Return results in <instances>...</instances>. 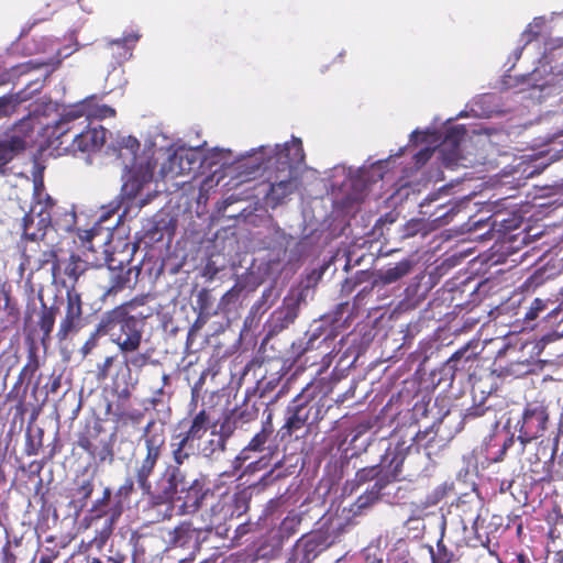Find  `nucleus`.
<instances>
[{"label":"nucleus","mask_w":563,"mask_h":563,"mask_svg":"<svg viewBox=\"0 0 563 563\" xmlns=\"http://www.w3.org/2000/svg\"><path fill=\"white\" fill-rule=\"evenodd\" d=\"M100 231H101V227L99 223L88 230H78V238L81 241L82 246H85L89 251H93L91 242H92L93 238L97 234H99Z\"/></svg>","instance_id":"c03bdc74"},{"label":"nucleus","mask_w":563,"mask_h":563,"mask_svg":"<svg viewBox=\"0 0 563 563\" xmlns=\"http://www.w3.org/2000/svg\"><path fill=\"white\" fill-rule=\"evenodd\" d=\"M555 451L556 449H554L551 456L545 461H541L539 457H536V460L530 463L527 475L531 483H550L554 479L553 467Z\"/></svg>","instance_id":"b1692460"},{"label":"nucleus","mask_w":563,"mask_h":563,"mask_svg":"<svg viewBox=\"0 0 563 563\" xmlns=\"http://www.w3.org/2000/svg\"><path fill=\"white\" fill-rule=\"evenodd\" d=\"M142 440L145 446V454L141 460L134 462L133 474L135 482L143 496L147 497L151 507L165 506L162 519H170L175 510L174 500L181 481V472L177 465H168L156 485L153 486L151 477L165 450L166 438L164 429L157 427L156 421L152 419L144 428Z\"/></svg>","instance_id":"f257e3e1"},{"label":"nucleus","mask_w":563,"mask_h":563,"mask_svg":"<svg viewBox=\"0 0 563 563\" xmlns=\"http://www.w3.org/2000/svg\"><path fill=\"white\" fill-rule=\"evenodd\" d=\"M123 356V364L130 371L131 368L141 369L150 363V354L147 353H139L137 351L134 353H130Z\"/></svg>","instance_id":"4c0bfd02"},{"label":"nucleus","mask_w":563,"mask_h":563,"mask_svg":"<svg viewBox=\"0 0 563 563\" xmlns=\"http://www.w3.org/2000/svg\"><path fill=\"white\" fill-rule=\"evenodd\" d=\"M122 509H123V506H122L121 501H118L111 511V517H110L111 522L115 521L121 516Z\"/></svg>","instance_id":"69168bd1"},{"label":"nucleus","mask_w":563,"mask_h":563,"mask_svg":"<svg viewBox=\"0 0 563 563\" xmlns=\"http://www.w3.org/2000/svg\"><path fill=\"white\" fill-rule=\"evenodd\" d=\"M216 496L203 479H194L187 488H181L176 498L178 515H192L207 505Z\"/></svg>","instance_id":"9d476101"},{"label":"nucleus","mask_w":563,"mask_h":563,"mask_svg":"<svg viewBox=\"0 0 563 563\" xmlns=\"http://www.w3.org/2000/svg\"><path fill=\"white\" fill-rule=\"evenodd\" d=\"M19 104V100L13 95H4L0 97V119L8 118L13 114Z\"/></svg>","instance_id":"a19ab883"},{"label":"nucleus","mask_w":563,"mask_h":563,"mask_svg":"<svg viewBox=\"0 0 563 563\" xmlns=\"http://www.w3.org/2000/svg\"><path fill=\"white\" fill-rule=\"evenodd\" d=\"M81 295L77 291H66L65 313L62 318L56 338L59 342L80 331L84 327Z\"/></svg>","instance_id":"9b49d317"},{"label":"nucleus","mask_w":563,"mask_h":563,"mask_svg":"<svg viewBox=\"0 0 563 563\" xmlns=\"http://www.w3.org/2000/svg\"><path fill=\"white\" fill-rule=\"evenodd\" d=\"M25 146V140L18 135L0 141V168L12 161L18 153L24 151Z\"/></svg>","instance_id":"a878e982"},{"label":"nucleus","mask_w":563,"mask_h":563,"mask_svg":"<svg viewBox=\"0 0 563 563\" xmlns=\"http://www.w3.org/2000/svg\"><path fill=\"white\" fill-rule=\"evenodd\" d=\"M118 355L107 356L104 361L97 365V379L106 380L112 375V367L117 362Z\"/></svg>","instance_id":"37998d69"},{"label":"nucleus","mask_w":563,"mask_h":563,"mask_svg":"<svg viewBox=\"0 0 563 563\" xmlns=\"http://www.w3.org/2000/svg\"><path fill=\"white\" fill-rule=\"evenodd\" d=\"M556 305L555 300L534 298L527 311L523 314V321L528 327L532 325V322L538 319L543 312H547L542 318L549 322L544 317L549 313L550 309Z\"/></svg>","instance_id":"cd10ccee"},{"label":"nucleus","mask_w":563,"mask_h":563,"mask_svg":"<svg viewBox=\"0 0 563 563\" xmlns=\"http://www.w3.org/2000/svg\"><path fill=\"white\" fill-rule=\"evenodd\" d=\"M465 134L466 130L462 125L453 126L446 131L442 142L435 148L444 166H455L463 158L461 143Z\"/></svg>","instance_id":"ddd939ff"},{"label":"nucleus","mask_w":563,"mask_h":563,"mask_svg":"<svg viewBox=\"0 0 563 563\" xmlns=\"http://www.w3.org/2000/svg\"><path fill=\"white\" fill-rule=\"evenodd\" d=\"M52 225V219L45 211H36L33 206L22 219V229L24 240H43L46 229Z\"/></svg>","instance_id":"dca6fc26"},{"label":"nucleus","mask_w":563,"mask_h":563,"mask_svg":"<svg viewBox=\"0 0 563 563\" xmlns=\"http://www.w3.org/2000/svg\"><path fill=\"white\" fill-rule=\"evenodd\" d=\"M235 427L230 422V419L227 418L221 424L216 433L223 438L224 442L228 443V440L233 434Z\"/></svg>","instance_id":"5fc2aeb1"},{"label":"nucleus","mask_w":563,"mask_h":563,"mask_svg":"<svg viewBox=\"0 0 563 563\" xmlns=\"http://www.w3.org/2000/svg\"><path fill=\"white\" fill-rule=\"evenodd\" d=\"M388 563H415L410 555L409 544L405 539H398L387 554Z\"/></svg>","instance_id":"2f4dec72"},{"label":"nucleus","mask_w":563,"mask_h":563,"mask_svg":"<svg viewBox=\"0 0 563 563\" xmlns=\"http://www.w3.org/2000/svg\"><path fill=\"white\" fill-rule=\"evenodd\" d=\"M117 417H118V420L122 421V423H128V422H131V423H140L141 420L143 419L144 415L142 411L140 410H131V411H126L124 409H122L121 412H118L117 413Z\"/></svg>","instance_id":"09e8293b"},{"label":"nucleus","mask_w":563,"mask_h":563,"mask_svg":"<svg viewBox=\"0 0 563 563\" xmlns=\"http://www.w3.org/2000/svg\"><path fill=\"white\" fill-rule=\"evenodd\" d=\"M268 148L261 146L258 154L261 162L257 163L256 168L263 167L264 169L271 168L276 165L277 175L271 177L269 190L266 194V199L276 207L280 205L286 197L291 195L296 188L294 178L291 176L294 164L299 163L303 158L302 143L299 139H295L291 143L276 145L273 154L267 155Z\"/></svg>","instance_id":"20e7f679"},{"label":"nucleus","mask_w":563,"mask_h":563,"mask_svg":"<svg viewBox=\"0 0 563 563\" xmlns=\"http://www.w3.org/2000/svg\"><path fill=\"white\" fill-rule=\"evenodd\" d=\"M214 427L211 421L210 413L203 408L196 412L190 419H184L178 423V429L189 438L198 443L206 435L209 429Z\"/></svg>","instance_id":"f3484780"},{"label":"nucleus","mask_w":563,"mask_h":563,"mask_svg":"<svg viewBox=\"0 0 563 563\" xmlns=\"http://www.w3.org/2000/svg\"><path fill=\"white\" fill-rule=\"evenodd\" d=\"M274 427L271 420V416H268V419L263 423L262 429L254 434L247 445L244 446L236 455L234 460L236 467H241L246 461L251 460V453H261L265 449H269V446L266 444L272 439Z\"/></svg>","instance_id":"2eb2a0df"},{"label":"nucleus","mask_w":563,"mask_h":563,"mask_svg":"<svg viewBox=\"0 0 563 563\" xmlns=\"http://www.w3.org/2000/svg\"><path fill=\"white\" fill-rule=\"evenodd\" d=\"M467 347L457 350L452 356L445 362L443 372L445 375H450L453 380L459 373L470 374L474 364L478 362L475 354H466Z\"/></svg>","instance_id":"4be33fe9"},{"label":"nucleus","mask_w":563,"mask_h":563,"mask_svg":"<svg viewBox=\"0 0 563 563\" xmlns=\"http://www.w3.org/2000/svg\"><path fill=\"white\" fill-rule=\"evenodd\" d=\"M58 313V307L55 305L46 306L42 302L41 311L38 314L37 325L42 331L41 343L46 346L52 339V332L55 325L56 316Z\"/></svg>","instance_id":"393cba45"},{"label":"nucleus","mask_w":563,"mask_h":563,"mask_svg":"<svg viewBox=\"0 0 563 563\" xmlns=\"http://www.w3.org/2000/svg\"><path fill=\"white\" fill-rule=\"evenodd\" d=\"M299 305L297 301H284V305L276 309L267 321V335L274 336L287 329L298 317Z\"/></svg>","instance_id":"a211bd4d"},{"label":"nucleus","mask_w":563,"mask_h":563,"mask_svg":"<svg viewBox=\"0 0 563 563\" xmlns=\"http://www.w3.org/2000/svg\"><path fill=\"white\" fill-rule=\"evenodd\" d=\"M317 387L307 385L290 401L286 409V419L283 430L288 435L310 423L319 422L323 418V404L321 397H318Z\"/></svg>","instance_id":"0eeeda50"},{"label":"nucleus","mask_w":563,"mask_h":563,"mask_svg":"<svg viewBox=\"0 0 563 563\" xmlns=\"http://www.w3.org/2000/svg\"><path fill=\"white\" fill-rule=\"evenodd\" d=\"M52 263V276L53 279H56L60 276V261L57 257V254L54 249L46 247L42 249V251L37 254L36 261L30 266L31 269H41L46 264Z\"/></svg>","instance_id":"c85d7f7f"},{"label":"nucleus","mask_w":563,"mask_h":563,"mask_svg":"<svg viewBox=\"0 0 563 563\" xmlns=\"http://www.w3.org/2000/svg\"><path fill=\"white\" fill-rule=\"evenodd\" d=\"M410 269L411 264L409 261H400L395 266L382 271L379 273V280L385 285L395 283L404 276L408 275Z\"/></svg>","instance_id":"72a5a7b5"},{"label":"nucleus","mask_w":563,"mask_h":563,"mask_svg":"<svg viewBox=\"0 0 563 563\" xmlns=\"http://www.w3.org/2000/svg\"><path fill=\"white\" fill-rule=\"evenodd\" d=\"M240 296V289H236L235 287H232L229 289L220 299L219 306L221 309H224L231 302H234L238 300Z\"/></svg>","instance_id":"6e6d98bb"},{"label":"nucleus","mask_w":563,"mask_h":563,"mask_svg":"<svg viewBox=\"0 0 563 563\" xmlns=\"http://www.w3.org/2000/svg\"><path fill=\"white\" fill-rule=\"evenodd\" d=\"M444 532L437 542L435 549L431 545L428 547L431 556V563H452L456 560L453 551L449 550L444 543Z\"/></svg>","instance_id":"f704fd0d"},{"label":"nucleus","mask_w":563,"mask_h":563,"mask_svg":"<svg viewBox=\"0 0 563 563\" xmlns=\"http://www.w3.org/2000/svg\"><path fill=\"white\" fill-rule=\"evenodd\" d=\"M49 65L48 62H33V60H29L27 63H25L23 66L26 68L24 71L26 70H31V69H36V68H40L42 66H47Z\"/></svg>","instance_id":"0e129e2a"},{"label":"nucleus","mask_w":563,"mask_h":563,"mask_svg":"<svg viewBox=\"0 0 563 563\" xmlns=\"http://www.w3.org/2000/svg\"><path fill=\"white\" fill-rule=\"evenodd\" d=\"M227 451V443L216 431L210 433V439L201 448V453L209 460H216Z\"/></svg>","instance_id":"473e14b6"},{"label":"nucleus","mask_w":563,"mask_h":563,"mask_svg":"<svg viewBox=\"0 0 563 563\" xmlns=\"http://www.w3.org/2000/svg\"><path fill=\"white\" fill-rule=\"evenodd\" d=\"M53 12H54V10L52 9L51 4L46 3V11H45V13L42 16L34 18L32 20V22H27L22 27V30L20 32V35H19V40H22L23 37H25L30 33L32 27L35 26L37 23L48 20L49 16L53 14Z\"/></svg>","instance_id":"49530a36"},{"label":"nucleus","mask_w":563,"mask_h":563,"mask_svg":"<svg viewBox=\"0 0 563 563\" xmlns=\"http://www.w3.org/2000/svg\"><path fill=\"white\" fill-rule=\"evenodd\" d=\"M170 168L174 169L175 165L178 166L177 174H187L195 169L198 165V157L194 151L178 150L170 157Z\"/></svg>","instance_id":"bb28decb"},{"label":"nucleus","mask_w":563,"mask_h":563,"mask_svg":"<svg viewBox=\"0 0 563 563\" xmlns=\"http://www.w3.org/2000/svg\"><path fill=\"white\" fill-rule=\"evenodd\" d=\"M438 200V196L433 195L427 197L420 202V213L433 222L437 227H443L449 224L459 212L456 205L441 203L438 205L434 210H429L431 203Z\"/></svg>","instance_id":"aec40b11"},{"label":"nucleus","mask_w":563,"mask_h":563,"mask_svg":"<svg viewBox=\"0 0 563 563\" xmlns=\"http://www.w3.org/2000/svg\"><path fill=\"white\" fill-rule=\"evenodd\" d=\"M207 318L208 317L199 314L198 318L196 319L195 323L190 328L188 335H191L196 330L200 329L203 325V323L206 322Z\"/></svg>","instance_id":"e2e57ef3"},{"label":"nucleus","mask_w":563,"mask_h":563,"mask_svg":"<svg viewBox=\"0 0 563 563\" xmlns=\"http://www.w3.org/2000/svg\"><path fill=\"white\" fill-rule=\"evenodd\" d=\"M556 305L553 306L549 313L544 317L549 323H554L558 320H563V289L560 291L558 298L555 299Z\"/></svg>","instance_id":"a18cd8bd"},{"label":"nucleus","mask_w":563,"mask_h":563,"mask_svg":"<svg viewBox=\"0 0 563 563\" xmlns=\"http://www.w3.org/2000/svg\"><path fill=\"white\" fill-rule=\"evenodd\" d=\"M76 223L75 211H65L62 217L56 219V225L59 230L71 231Z\"/></svg>","instance_id":"de8ad7c7"},{"label":"nucleus","mask_w":563,"mask_h":563,"mask_svg":"<svg viewBox=\"0 0 563 563\" xmlns=\"http://www.w3.org/2000/svg\"><path fill=\"white\" fill-rule=\"evenodd\" d=\"M477 418H486L489 426H495L498 423L496 410L490 406H486L485 402L473 405L466 409L463 416V422L467 423Z\"/></svg>","instance_id":"c756f323"},{"label":"nucleus","mask_w":563,"mask_h":563,"mask_svg":"<svg viewBox=\"0 0 563 563\" xmlns=\"http://www.w3.org/2000/svg\"><path fill=\"white\" fill-rule=\"evenodd\" d=\"M135 483V478L133 479L132 477H126L124 483L118 488L115 496L125 500L130 499L134 492Z\"/></svg>","instance_id":"603ef678"},{"label":"nucleus","mask_w":563,"mask_h":563,"mask_svg":"<svg viewBox=\"0 0 563 563\" xmlns=\"http://www.w3.org/2000/svg\"><path fill=\"white\" fill-rule=\"evenodd\" d=\"M395 482V476L387 475L377 482H375L369 488H367L361 496H358L354 503L355 512H361L374 504H376L382 495L383 490L391 483Z\"/></svg>","instance_id":"5701e85b"},{"label":"nucleus","mask_w":563,"mask_h":563,"mask_svg":"<svg viewBox=\"0 0 563 563\" xmlns=\"http://www.w3.org/2000/svg\"><path fill=\"white\" fill-rule=\"evenodd\" d=\"M169 449L173 461L172 465H177L178 470H180V466L197 454L199 445L189 438H186V435L179 431L172 434Z\"/></svg>","instance_id":"6ab92c4d"},{"label":"nucleus","mask_w":563,"mask_h":563,"mask_svg":"<svg viewBox=\"0 0 563 563\" xmlns=\"http://www.w3.org/2000/svg\"><path fill=\"white\" fill-rule=\"evenodd\" d=\"M37 368H38V361L36 358V355L33 352H31L29 362L22 368L21 375H24V376L29 375L31 377L37 371Z\"/></svg>","instance_id":"4d7b16f0"},{"label":"nucleus","mask_w":563,"mask_h":563,"mask_svg":"<svg viewBox=\"0 0 563 563\" xmlns=\"http://www.w3.org/2000/svg\"><path fill=\"white\" fill-rule=\"evenodd\" d=\"M551 426L550 402L544 397L526 401L515 423L517 440L525 448L532 441L545 437Z\"/></svg>","instance_id":"423d86ee"},{"label":"nucleus","mask_w":563,"mask_h":563,"mask_svg":"<svg viewBox=\"0 0 563 563\" xmlns=\"http://www.w3.org/2000/svg\"><path fill=\"white\" fill-rule=\"evenodd\" d=\"M327 548V539L321 533L303 534L292 547L287 563H311Z\"/></svg>","instance_id":"f8f14e48"},{"label":"nucleus","mask_w":563,"mask_h":563,"mask_svg":"<svg viewBox=\"0 0 563 563\" xmlns=\"http://www.w3.org/2000/svg\"><path fill=\"white\" fill-rule=\"evenodd\" d=\"M58 556L57 551L46 550L40 556L38 563H53V561Z\"/></svg>","instance_id":"680f3d73"},{"label":"nucleus","mask_w":563,"mask_h":563,"mask_svg":"<svg viewBox=\"0 0 563 563\" xmlns=\"http://www.w3.org/2000/svg\"><path fill=\"white\" fill-rule=\"evenodd\" d=\"M139 40L140 35L132 32L123 35L121 38L112 40L109 45L111 47L117 46L122 48L124 51L123 55L129 54L131 56V49L135 46Z\"/></svg>","instance_id":"ea45409f"},{"label":"nucleus","mask_w":563,"mask_h":563,"mask_svg":"<svg viewBox=\"0 0 563 563\" xmlns=\"http://www.w3.org/2000/svg\"><path fill=\"white\" fill-rule=\"evenodd\" d=\"M93 492V483L91 479L84 481L76 489L77 495L79 496V501L85 505L87 500L91 497Z\"/></svg>","instance_id":"8fccbe9b"},{"label":"nucleus","mask_w":563,"mask_h":563,"mask_svg":"<svg viewBox=\"0 0 563 563\" xmlns=\"http://www.w3.org/2000/svg\"><path fill=\"white\" fill-rule=\"evenodd\" d=\"M121 144L122 146L129 148L133 154H135L140 148V142L133 136L123 139Z\"/></svg>","instance_id":"052dcab7"},{"label":"nucleus","mask_w":563,"mask_h":563,"mask_svg":"<svg viewBox=\"0 0 563 563\" xmlns=\"http://www.w3.org/2000/svg\"><path fill=\"white\" fill-rule=\"evenodd\" d=\"M148 301V294L137 295L107 311L101 319L98 331L109 335L122 355L141 347L145 321L153 314Z\"/></svg>","instance_id":"f03ea898"},{"label":"nucleus","mask_w":563,"mask_h":563,"mask_svg":"<svg viewBox=\"0 0 563 563\" xmlns=\"http://www.w3.org/2000/svg\"><path fill=\"white\" fill-rule=\"evenodd\" d=\"M225 505L221 500L217 503H211L210 512H209V527L212 528L219 525L227 517V511H224Z\"/></svg>","instance_id":"79ce46f5"},{"label":"nucleus","mask_w":563,"mask_h":563,"mask_svg":"<svg viewBox=\"0 0 563 563\" xmlns=\"http://www.w3.org/2000/svg\"><path fill=\"white\" fill-rule=\"evenodd\" d=\"M111 494H112L111 489L109 487H106L103 489L102 497L95 501L91 511L98 512L97 517H102L106 515V511H99V507L108 505V503L110 501V498H111Z\"/></svg>","instance_id":"864d4df0"},{"label":"nucleus","mask_w":563,"mask_h":563,"mask_svg":"<svg viewBox=\"0 0 563 563\" xmlns=\"http://www.w3.org/2000/svg\"><path fill=\"white\" fill-rule=\"evenodd\" d=\"M119 203L117 206H114L113 208H111L110 210H107L104 211L101 216H100V219H99V222H104L107 221L111 214L115 213L119 209Z\"/></svg>","instance_id":"338daca9"},{"label":"nucleus","mask_w":563,"mask_h":563,"mask_svg":"<svg viewBox=\"0 0 563 563\" xmlns=\"http://www.w3.org/2000/svg\"><path fill=\"white\" fill-rule=\"evenodd\" d=\"M213 305V297L211 291L207 288H202L197 294V307L200 316L209 317Z\"/></svg>","instance_id":"58836bf2"},{"label":"nucleus","mask_w":563,"mask_h":563,"mask_svg":"<svg viewBox=\"0 0 563 563\" xmlns=\"http://www.w3.org/2000/svg\"><path fill=\"white\" fill-rule=\"evenodd\" d=\"M42 251L41 240H25V244L23 246L22 256L23 262L22 265L30 268L33 262L36 261L37 254Z\"/></svg>","instance_id":"e433bc0d"},{"label":"nucleus","mask_w":563,"mask_h":563,"mask_svg":"<svg viewBox=\"0 0 563 563\" xmlns=\"http://www.w3.org/2000/svg\"><path fill=\"white\" fill-rule=\"evenodd\" d=\"M152 175L147 173H135L131 175L123 184L121 195L125 196L128 199H134L143 189L144 184L150 181Z\"/></svg>","instance_id":"7c9ffc66"},{"label":"nucleus","mask_w":563,"mask_h":563,"mask_svg":"<svg viewBox=\"0 0 563 563\" xmlns=\"http://www.w3.org/2000/svg\"><path fill=\"white\" fill-rule=\"evenodd\" d=\"M435 148H431L429 146L421 148L413 155V163L416 168L422 167L435 153Z\"/></svg>","instance_id":"3c124183"},{"label":"nucleus","mask_w":563,"mask_h":563,"mask_svg":"<svg viewBox=\"0 0 563 563\" xmlns=\"http://www.w3.org/2000/svg\"><path fill=\"white\" fill-rule=\"evenodd\" d=\"M102 426L95 422L78 434L77 445L99 463H112L114 460L113 443L110 439L101 438Z\"/></svg>","instance_id":"1a4fd4ad"},{"label":"nucleus","mask_w":563,"mask_h":563,"mask_svg":"<svg viewBox=\"0 0 563 563\" xmlns=\"http://www.w3.org/2000/svg\"><path fill=\"white\" fill-rule=\"evenodd\" d=\"M89 264L78 254L71 253L65 262H60V276L54 283L66 288V291H77L76 285L80 276L88 269Z\"/></svg>","instance_id":"4468645a"},{"label":"nucleus","mask_w":563,"mask_h":563,"mask_svg":"<svg viewBox=\"0 0 563 563\" xmlns=\"http://www.w3.org/2000/svg\"><path fill=\"white\" fill-rule=\"evenodd\" d=\"M46 42H47V40L43 37V38L41 40V44H40L38 46H36V47H34V48H26V49H27V53H29V54H33V53H38V52L44 51V49H45Z\"/></svg>","instance_id":"774afa93"},{"label":"nucleus","mask_w":563,"mask_h":563,"mask_svg":"<svg viewBox=\"0 0 563 563\" xmlns=\"http://www.w3.org/2000/svg\"><path fill=\"white\" fill-rule=\"evenodd\" d=\"M86 123L82 120L71 121L68 126V131L59 135L57 132V121L49 126L48 139L51 144H54L56 150L62 151L63 153H71L76 154L80 153H91L99 151L104 142L107 130L99 125L97 128H88L84 126Z\"/></svg>","instance_id":"39448f33"},{"label":"nucleus","mask_w":563,"mask_h":563,"mask_svg":"<svg viewBox=\"0 0 563 563\" xmlns=\"http://www.w3.org/2000/svg\"><path fill=\"white\" fill-rule=\"evenodd\" d=\"M300 523L301 518L297 515L285 517L278 528L280 539H289L291 536L297 533Z\"/></svg>","instance_id":"c9c22d12"},{"label":"nucleus","mask_w":563,"mask_h":563,"mask_svg":"<svg viewBox=\"0 0 563 563\" xmlns=\"http://www.w3.org/2000/svg\"><path fill=\"white\" fill-rule=\"evenodd\" d=\"M115 115V110L107 104H98L96 97H88L80 102L71 104L64 109L57 120V132L59 135L68 131L67 124L71 121L82 120L85 122L90 119L102 120Z\"/></svg>","instance_id":"6e6552de"},{"label":"nucleus","mask_w":563,"mask_h":563,"mask_svg":"<svg viewBox=\"0 0 563 563\" xmlns=\"http://www.w3.org/2000/svg\"><path fill=\"white\" fill-rule=\"evenodd\" d=\"M432 430L411 431L410 427L395 429L387 440L384 454L378 464L360 468L355 473L354 483L358 487L365 483L393 475L395 482L402 479V466L406 457L410 454L415 442L422 445V441Z\"/></svg>","instance_id":"7ed1b4c3"},{"label":"nucleus","mask_w":563,"mask_h":563,"mask_svg":"<svg viewBox=\"0 0 563 563\" xmlns=\"http://www.w3.org/2000/svg\"><path fill=\"white\" fill-rule=\"evenodd\" d=\"M108 269L110 286L104 291V297L115 296L126 287H130L131 276L135 267H132L130 264L124 265L122 262H120L118 266H114L113 260H111L108 264Z\"/></svg>","instance_id":"412c9836"},{"label":"nucleus","mask_w":563,"mask_h":563,"mask_svg":"<svg viewBox=\"0 0 563 563\" xmlns=\"http://www.w3.org/2000/svg\"><path fill=\"white\" fill-rule=\"evenodd\" d=\"M35 206L36 208L40 207L37 211H45L52 217L53 209L55 207V201L51 196L46 195L44 200L42 201L41 199H38Z\"/></svg>","instance_id":"13d9d810"},{"label":"nucleus","mask_w":563,"mask_h":563,"mask_svg":"<svg viewBox=\"0 0 563 563\" xmlns=\"http://www.w3.org/2000/svg\"><path fill=\"white\" fill-rule=\"evenodd\" d=\"M11 541L7 539L4 545L1 549V563H15L16 558L10 549Z\"/></svg>","instance_id":"bf43d9fd"}]
</instances>
